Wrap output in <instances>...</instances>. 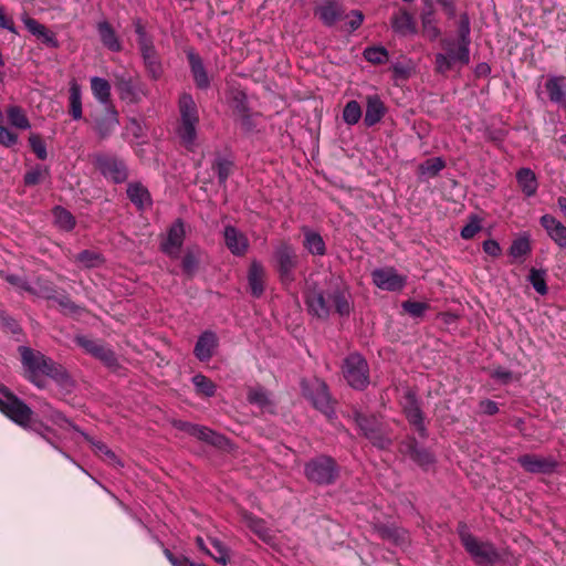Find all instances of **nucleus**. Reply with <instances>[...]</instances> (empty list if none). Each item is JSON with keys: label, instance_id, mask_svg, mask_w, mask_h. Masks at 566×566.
<instances>
[{"label": "nucleus", "instance_id": "obj_1", "mask_svg": "<svg viewBox=\"0 0 566 566\" xmlns=\"http://www.w3.org/2000/svg\"><path fill=\"white\" fill-rule=\"evenodd\" d=\"M19 353L21 355L22 365L29 373V379L38 387H42L39 379L41 375L48 376L59 382H63L67 379L65 368L41 352L33 350L27 346H20Z\"/></svg>", "mask_w": 566, "mask_h": 566}, {"label": "nucleus", "instance_id": "obj_2", "mask_svg": "<svg viewBox=\"0 0 566 566\" xmlns=\"http://www.w3.org/2000/svg\"><path fill=\"white\" fill-rule=\"evenodd\" d=\"M458 534L467 553L478 566H492L494 564H509L511 554L500 552L490 542H483L472 535L464 523L458 526Z\"/></svg>", "mask_w": 566, "mask_h": 566}, {"label": "nucleus", "instance_id": "obj_3", "mask_svg": "<svg viewBox=\"0 0 566 566\" xmlns=\"http://www.w3.org/2000/svg\"><path fill=\"white\" fill-rule=\"evenodd\" d=\"M178 107L180 122L177 127V135L180 138L181 144L189 151H193L196 148L197 127L199 124L197 104L190 94L184 93L179 97Z\"/></svg>", "mask_w": 566, "mask_h": 566}, {"label": "nucleus", "instance_id": "obj_4", "mask_svg": "<svg viewBox=\"0 0 566 566\" xmlns=\"http://www.w3.org/2000/svg\"><path fill=\"white\" fill-rule=\"evenodd\" d=\"M0 411L20 427L38 432L45 441L52 444L55 449L60 450L59 447L54 444L43 431H40V428H43L45 432H50V428L42 424L34 427V423H32V409L23 400L18 398L9 390L4 391V403L2 405Z\"/></svg>", "mask_w": 566, "mask_h": 566}, {"label": "nucleus", "instance_id": "obj_5", "mask_svg": "<svg viewBox=\"0 0 566 566\" xmlns=\"http://www.w3.org/2000/svg\"><path fill=\"white\" fill-rule=\"evenodd\" d=\"M444 53L434 56V71L438 74H447L455 64L467 65L470 62V45L461 41L444 38L441 40Z\"/></svg>", "mask_w": 566, "mask_h": 566}, {"label": "nucleus", "instance_id": "obj_6", "mask_svg": "<svg viewBox=\"0 0 566 566\" xmlns=\"http://www.w3.org/2000/svg\"><path fill=\"white\" fill-rule=\"evenodd\" d=\"M304 473L308 481L328 485L336 481L338 476V465L333 458L319 455L305 464Z\"/></svg>", "mask_w": 566, "mask_h": 566}, {"label": "nucleus", "instance_id": "obj_7", "mask_svg": "<svg viewBox=\"0 0 566 566\" xmlns=\"http://www.w3.org/2000/svg\"><path fill=\"white\" fill-rule=\"evenodd\" d=\"M342 371L347 384L354 389L363 390L369 384L367 360L358 353H352L344 359Z\"/></svg>", "mask_w": 566, "mask_h": 566}, {"label": "nucleus", "instance_id": "obj_8", "mask_svg": "<svg viewBox=\"0 0 566 566\" xmlns=\"http://www.w3.org/2000/svg\"><path fill=\"white\" fill-rule=\"evenodd\" d=\"M276 270L283 284H290L295 280L294 270L297 266V255L294 249L287 244H280L274 251Z\"/></svg>", "mask_w": 566, "mask_h": 566}, {"label": "nucleus", "instance_id": "obj_9", "mask_svg": "<svg viewBox=\"0 0 566 566\" xmlns=\"http://www.w3.org/2000/svg\"><path fill=\"white\" fill-rule=\"evenodd\" d=\"M355 419L364 437L375 447L387 449L391 444V439L382 431L380 422L376 417L358 413Z\"/></svg>", "mask_w": 566, "mask_h": 566}, {"label": "nucleus", "instance_id": "obj_10", "mask_svg": "<svg viewBox=\"0 0 566 566\" xmlns=\"http://www.w3.org/2000/svg\"><path fill=\"white\" fill-rule=\"evenodd\" d=\"M302 390L316 409L326 415L333 410L328 387L323 380L314 378L310 381H302Z\"/></svg>", "mask_w": 566, "mask_h": 566}, {"label": "nucleus", "instance_id": "obj_11", "mask_svg": "<svg viewBox=\"0 0 566 566\" xmlns=\"http://www.w3.org/2000/svg\"><path fill=\"white\" fill-rule=\"evenodd\" d=\"M115 87L120 99L129 104H137L148 96L146 85L139 80H134L132 76H116Z\"/></svg>", "mask_w": 566, "mask_h": 566}, {"label": "nucleus", "instance_id": "obj_12", "mask_svg": "<svg viewBox=\"0 0 566 566\" xmlns=\"http://www.w3.org/2000/svg\"><path fill=\"white\" fill-rule=\"evenodd\" d=\"M374 284L384 291H401L407 284V276L401 275L392 266L375 269L371 272Z\"/></svg>", "mask_w": 566, "mask_h": 566}, {"label": "nucleus", "instance_id": "obj_13", "mask_svg": "<svg viewBox=\"0 0 566 566\" xmlns=\"http://www.w3.org/2000/svg\"><path fill=\"white\" fill-rule=\"evenodd\" d=\"M185 237V224L178 219L169 227L166 238L161 241V251L172 259L179 258Z\"/></svg>", "mask_w": 566, "mask_h": 566}, {"label": "nucleus", "instance_id": "obj_14", "mask_svg": "<svg viewBox=\"0 0 566 566\" xmlns=\"http://www.w3.org/2000/svg\"><path fill=\"white\" fill-rule=\"evenodd\" d=\"M520 465L528 473H553L558 467V462L553 457H538L535 454H524L517 459Z\"/></svg>", "mask_w": 566, "mask_h": 566}, {"label": "nucleus", "instance_id": "obj_15", "mask_svg": "<svg viewBox=\"0 0 566 566\" xmlns=\"http://www.w3.org/2000/svg\"><path fill=\"white\" fill-rule=\"evenodd\" d=\"M539 224L554 244L566 251V226L551 213L543 214Z\"/></svg>", "mask_w": 566, "mask_h": 566}, {"label": "nucleus", "instance_id": "obj_16", "mask_svg": "<svg viewBox=\"0 0 566 566\" xmlns=\"http://www.w3.org/2000/svg\"><path fill=\"white\" fill-rule=\"evenodd\" d=\"M224 244L235 256H243L249 250L247 235L233 226H226L223 230Z\"/></svg>", "mask_w": 566, "mask_h": 566}, {"label": "nucleus", "instance_id": "obj_17", "mask_svg": "<svg viewBox=\"0 0 566 566\" xmlns=\"http://www.w3.org/2000/svg\"><path fill=\"white\" fill-rule=\"evenodd\" d=\"M102 174L115 184L124 182L128 177L127 167L123 160L115 157H103L97 160Z\"/></svg>", "mask_w": 566, "mask_h": 566}, {"label": "nucleus", "instance_id": "obj_18", "mask_svg": "<svg viewBox=\"0 0 566 566\" xmlns=\"http://www.w3.org/2000/svg\"><path fill=\"white\" fill-rule=\"evenodd\" d=\"M219 339L214 332L205 331L200 334L193 348V355L200 361H209L218 348Z\"/></svg>", "mask_w": 566, "mask_h": 566}, {"label": "nucleus", "instance_id": "obj_19", "mask_svg": "<svg viewBox=\"0 0 566 566\" xmlns=\"http://www.w3.org/2000/svg\"><path fill=\"white\" fill-rule=\"evenodd\" d=\"M76 343L88 354L101 359L106 366L112 367L116 365L117 359L114 352L104 345L84 336L76 337Z\"/></svg>", "mask_w": 566, "mask_h": 566}, {"label": "nucleus", "instance_id": "obj_20", "mask_svg": "<svg viewBox=\"0 0 566 566\" xmlns=\"http://www.w3.org/2000/svg\"><path fill=\"white\" fill-rule=\"evenodd\" d=\"M403 412L407 420L412 424L416 430L422 436H426V427L423 423L422 411L419 407L416 395L408 391L405 396V402L402 405Z\"/></svg>", "mask_w": 566, "mask_h": 566}, {"label": "nucleus", "instance_id": "obj_21", "mask_svg": "<svg viewBox=\"0 0 566 566\" xmlns=\"http://www.w3.org/2000/svg\"><path fill=\"white\" fill-rule=\"evenodd\" d=\"M23 24L28 29V31L40 39L46 46L52 49L60 48V42L56 38V34L50 31L46 27L41 24L38 20L24 14L21 18Z\"/></svg>", "mask_w": 566, "mask_h": 566}, {"label": "nucleus", "instance_id": "obj_22", "mask_svg": "<svg viewBox=\"0 0 566 566\" xmlns=\"http://www.w3.org/2000/svg\"><path fill=\"white\" fill-rule=\"evenodd\" d=\"M387 113V107L378 94L367 95L364 124L373 127L381 122Z\"/></svg>", "mask_w": 566, "mask_h": 566}, {"label": "nucleus", "instance_id": "obj_23", "mask_svg": "<svg viewBox=\"0 0 566 566\" xmlns=\"http://www.w3.org/2000/svg\"><path fill=\"white\" fill-rule=\"evenodd\" d=\"M248 284L253 297H261L265 289V270L256 260L252 261L248 271Z\"/></svg>", "mask_w": 566, "mask_h": 566}, {"label": "nucleus", "instance_id": "obj_24", "mask_svg": "<svg viewBox=\"0 0 566 566\" xmlns=\"http://www.w3.org/2000/svg\"><path fill=\"white\" fill-rule=\"evenodd\" d=\"M187 59L196 86L200 90H207L210 86V78L202 59L192 50L187 52Z\"/></svg>", "mask_w": 566, "mask_h": 566}, {"label": "nucleus", "instance_id": "obj_25", "mask_svg": "<svg viewBox=\"0 0 566 566\" xmlns=\"http://www.w3.org/2000/svg\"><path fill=\"white\" fill-rule=\"evenodd\" d=\"M545 91L552 103L566 106V76H549L545 82Z\"/></svg>", "mask_w": 566, "mask_h": 566}, {"label": "nucleus", "instance_id": "obj_26", "mask_svg": "<svg viewBox=\"0 0 566 566\" xmlns=\"http://www.w3.org/2000/svg\"><path fill=\"white\" fill-rule=\"evenodd\" d=\"M391 28L401 36L417 33V24L413 17L405 9H400L391 17Z\"/></svg>", "mask_w": 566, "mask_h": 566}, {"label": "nucleus", "instance_id": "obj_27", "mask_svg": "<svg viewBox=\"0 0 566 566\" xmlns=\"http://www.w3.org/2000/svg\"><path fill=\"white\" fill-rule=\"evenodd\" d=\"M315 14L326 27H333L344 14L340 3L333 0H326L315 10Z\"/></svg>", "mask_w": 566, "mask_h": 566}, {"label": "nucleus", "instance_id": "obj_28", "mask_svg": "<svg viewBox=\"0 0 566 566\" xmlns=\"http://www.w3.org/2000/svg\"><path fill=\"white\" fill-rule=\"evenodd\" d=\"M127 197L130 202L140 211L151 207L153 199L148 189L142 182H129L127 186Z\"/></svg>", "mask_w": 566, "mask_h": 566}, {"label": "nucleus", "instance_id": "obj_29", "mask_svg": "<svg viewBox=\"0 0 566 566\" xmlns=\"http://www.w3.org/2000/svg\"><path fill=\"white\" fill-rule=\"evenodd\" d=\"M118 112L114 105L106 107V114L95 122V130L101 138L109 137L118 127Z\"/></svg>", "mask_w": 566, "mask_h": 566}, {"label": "nucleus", "instance_id": "obj_30", "mask_svg": "<svg viewBox=\"0 0 566 566\" xmlns=\"http://www.w3.org/2000/svg\"><path fill=\"white\" fill-rule=\"evenodd\" d=\"M516 182L526 198L534 197L538 190L536 174L527 167L520 168L515 175Z\"/></svg>", "mask_w": 566, "mask_h": 566}, {"label": "nucleus", "instance_id": "obj_31", "mask_svg": "<svg viewBox=\"0 0 566 566\" xmlns=\"http://www.w3.org/2000/svg\"><path fill=\"white\" fill-rule=\"evenodd\" d=\"M375 531L381 539L390 542L397 546H402L409 541L408 532L405 528L398 527L394 524H378L375 526Z\"/></svg>", "mask_w": 566, "mask_h": 566}, {"label": "nucleus", "instance_id": "obj_32", "mask_svg": "<svg viewBox=\"0 0 566 566\" xmlns=\"http://www.w3.org/2000/svg\"><path fill=\"white\" fill-rule=\"evenodd\" d=\"M331 302L325 297L323 292H312L306 296V305L308 307V312L318 317V318H327L331 313Z\"/></svg>", "mask_w": 566, "mask_h": 566}, {"label": "nucleus", "instance_id": "obj_33", "mask_svg": "<svg viewBox=\"0 0 566 566\" xmlns=\"http://www.w3.org/2000/svg\"><path fill=\"white\" fill-rule=\"evenodd\" d=\"M302 232L304 235L303 245L310 254L315 256H323L326 254L325 241L318 232L310 229L308 227H303Z\"/></svg>", "mask_w": 566, "mask_h": 566}, {"label": "nucleus", "instance_id": "obj_34", "mask_svg": "<svg viewBox=\"0 0 566 566\" xmlns=\"http://www.w3.org/2000/svg\"><path fill=\"white\" fill-rule=\"evenodd\" d=\"M328 300L340 316H348L353 310L350 293L347 290L337 289L328 294Z\"/></svg>", "mask_w": 566, "mask_h": 566}, {"label": "nucleus", "instance_id": "obj_35", "mask_svg": "<svg viewBox=\"0 0 566 566\" xmlns=\"http://www.w3.org/2000/svg\"><path fill=\"white\" fill-rule=\"evenodd\" d=\"M41 412L48 421L52 422L54 426L59 427L60 429L72 428L82 434L83 431L77 426L72 423L62 412L52 408L51 405H49V403L43 405Z\"/></svg>", "mask_w": 566, "mask_h": 566}, {"label": "nucleus", "instance_id": "obj_36", "mask_svg": "<svg viewBox=\"0 0 566 566\" xmlns=\"http://www.w3.org/2000/svg\"><path fill=\"white\" fill-rule=\"evenodd\" d=\"M97 32L99 34L102 43L108 50L113 52H119L122 50V44L114 29L107 21H101L97 23Z\"/></svg>", "mask_w": 566, "mask_h": 566}, {"label": "nucleus", "instance_id": "obj_37", "mask_svg": "<svg viewBox=\"0 0 566 566\" xmlns=\"http://www.w3.org/2000/svg\"><path fill=\"white\" fill-rule=\"evenodd\" d=\"M91 90L94 97L105 107L113 105L111 103V84L107 80L98 76L91 78Z\"/></svg>", "mask_w": 566, "mask_h": 566}, {"label": "nucleus", "instance_id": "obj_38", "mask_svg": "<svg viewBox=\"0 0 566 566\" xmlns=\"http://www.w3.org/2000/svg\"><path fill=\"white\" fill-rule=\"evenodd\" d=\"M532 252V244L528 235H522L513 240L509 249L512 262L524 261Z\"/></svg>", "mask_w": 566, "mask_h": 566}, {"label": "nucleus", "instance_id": "obj_39", "mask_svg": "<svg viewBox=\"0 0 566 566\" xmlns=\"http://www.w3.org/2000/svg\"><path fill=\"white\" fill-rule=\"evenodd\" d=\"M8 122L11 126L19 129H29L30 120L21 106L10 105L6 109Z\"/></svg>", "mask_w": 566, "mask_h": 566}, {"label": "nucleus", "instance_id": "obj_40", "mask_svg": "<svg viewBox=\"0 0 566 566\" xmlns=\"http://www.w3.org/2000/svg\"><path fill=\"white\" fill-rule=\"evenodd\" d=\"M70 115L74 120H78L82 118L83 111H82V93H81V86L75 82L72 81L70 85Z\"/></svg>", "mask_w": 566, "mask_h": 566}, {"label": "nucleus", "instance_id": "obj_41", "mask_svg": "<svg viewBox=\"0 0 566 566\" xmlns=\"http://www.w3.org/2000/svg\"><path fill=\"white\" fill-rule=\"evenodd\" d=\"M192 437L198 438L201 441L208 442L216 447H223V444L227 442V439L219 434L208 427L196 424V428L193 429Z\"/></svg>", "mask_w": 566, "mask_h": 566}, {"label": "nucleus", "instance_id": "obj_42", "mask_svg": "<svg viewBox=\"0 0 566 566\" xmlns=\"http://www.w3.org/2000/svg\"><path fill=\"white\" fill-rule=\"evenodd\" d=\"M192 384L196 388V392L198 395H202L205 397H212L216 394L217 386L216 384L202 374H197L192 377Z\"/></svg>", "mask_w": 566, "mask_h": 566}, {"label": "nucleus", "instance_id": "obj_43", "mask_svg": "<svg viewBox=\"0 0 566 566\" xmlns=\"http://www.w3.org/2000/svg\"><path fill=\"white\" fill-rule=\"evenodd\" d=\"M53 217L56 226L65 231H71L75 227V219L73 214L63 207H55L53 209Z\"/></svg>", "mask_w": 566, "mask_h": 566}, {"label": "nucleus", "instance_id": "obj_44", "mask_svg": "<svg viewBox=\"0 0 566 566\" xmlns=\"http://www.w3.org/2000/svg\"><path fill=\"white\" fill-rule=\"evenodd\" d=\"M421 23H422V33L428 40L434 41L440 36V34H441L440 29L438 28L434 17H433V13L431 11L424 12L421 15Z\"/></svg>", "mask_w": 566, "mask_h": 566}, {"label": "nucleus", "instance_id": "obj_45", "mask_svg": "<svg viewBox=\"0 0 566 566\" xmlns=\"http://www.w3.org/2000/svg\"><path fill=\"white\" fill-rule=\"evenodd\" d=\"M363 112L359 103L355 99H352L346 103L343 109V120L349 125H356L361 118Z\"/></svg>", "mask_w": 566, "mask_h": 566}, {"label": "nucleus", "instance_id": "obj_46", "mask_svg": "<svg viewBox=\"0 0 566 566\" xmlns=\"http://www.w3.org/2000/svg\"><path fill=\"white\" fill-rule=\"evenodd\" d=\"M209 543L213 548V552L210 551L209 556L212 557L217 563L227 565L230 562L228 547L218 538H209Z\"/></svg>", "mask_w": 566, "mask_h": 566}, {"label": "nucleus", "instance_id": "obj_47", "mask_svg": "<svg viewBox=\"0 0 566 566\" xmlns=\"http://www.w3.org/2000/svg\"><path fill=\"white\" fill-rule=\"evenodd\" d=\"M82 436L86 441H88L94 448L95 453L104 455L107 461L114 464H120L116 454L102 441L94 440L87 433L82 432Z\"/></svg>", "mask_w": 566, "mask_h": 566}, {"label": "nucleus", "instance_id": "obj_48", "mask_svg": "<svg viewBox=\"0 0 566 566\" xmlns=\"http://www.w3.org/2000/svg\"><path fill=\"white\" fill-rule=\"evenodd\" d=\"M75 261L85 268H95L102 264L104 259L102 254L96 251L83 250L76 255Z\"/></svg>", "mask_w": 566, "mask_h": 566}, {"label": "nucleus", "instance_id": "obj_49", "mask_svg": "<svg viewBox=\"0 0 566 566\" xmlns=\"http://www.w3.org/2000/svg\"><path fill=\"white\" fill-rule=\"evenodd\" d=\"M364 57L375 65H380L388 61V51L384 46H370L365 49Z\"/></svg>", "mask_w": 566, "mask_h": 566}, {"label": "nucleus", "instance_id": "obj_50", "mask_svg": "<svg viewBox=\"0 0 566 566\" xmlns=\"http://www.w3.org/2000/svg\"><path fill=\"white\" fill-rule=\"evenodd\" d=\"M545 275L546 273L544 270L537 269H532L528 275L530 283L532 284L534 290L541 295L547 294L548 291Z\"/></svg>", "mask_w": 566, "mask_h": 566}, {"label": "nucleus", "instance_id": "obj_51", "mask_svg": "<svg viewBox=\"0 0 566 566\" xmlns=\"http://www.w3.org/2000/svg\"><path fill=\"white\" fill-rule=\"evenodd\" d=\"M233 163L227 158H218L212 168L216 170L219 184L224 186L231 171Z\"/></svg>", "mask_w": 566, "mask_h": 566}, {"label": "nucleus", "instance_id": "obj_52", "mask_svg": "<svg viewBox=\"0 0 566 566\" xmlns=\"http://www.w3.org/2000/svg\"><path fill=\"white\" fill-rule=\"evenodd\" d=\"M481 219L476 214H471L469 222L461 229L460 235L464 240H470L481 231Z\"/></svg>", "mask_w": 566, "mask_h": 566}, {"label": "nucleus", "instance_id": "obj_53", "mask_svg": "<svg viewBox=\"0 0 566 566\" xmlns=\"http://www.w3.org/2000/svg\"><path fill=\"white\" fill-rule=\"evenodd\" d=\"M244 521L248 525V527L255 533L260 538L265 539L268 535V528L265 526V522L256 516H253L252 514H245Z\"/></svg>", "mask_w": 566, "mask_h": 566}, {"label": "nucleus", "instance_id": "obj_54", "mask_svg": "<svg viewBox=\"0 0 566 566\" xmlns=\"http://www.w3.org/2000/svg\"><path fill=\"white\" fill-rule=\"evenodd\" d=\"M48 175L49 169L42 168L41 166L38 165L25 172L23 178L24 185L35 186Z\"/></svg>", "mask_w": 566, "mask_h": 566}, {"label": "nucleus", "instance_id": "obj_55", "mask_svg": "<svg viewBox=\"0 0 566 566\" xmlns=\"http://www.w3.org/2000/svg\"><path fill=\"white\" fill-rule=\"evenodd\" d=\"M405 312H407L412 317H421L426 313V311L429 308V304L424 302H417V301H405L401 304Z\"/></svg>", "mask_w": 566, "mask_h": 566}, {"label": "nucleus", "instance_id": "obj_56", "mask_svg": "<svg viewBox=\"0 0 566 566\" xmlns=\"http://www.w3.org/2000/svg\"><path fill=\"white\" fill-rule=\"evenodd\" d=\"M446 167V163L441 157H434L427 159L421 165V171L422 174H427L429 176H436L438 175L443 168Z\"/></svg>", "mask_w": 566, "mask_h": 566}, {"label": "nucleus", "instance_id": "obj_57", "mask_svg": "<svg viewBox=\"0 0 566 566\" xmlns=\"http://www.w3.org/2000/svg\"><path fill=\"white\" fill-rule=\"evenodd\" d=\"M29 144H30L32 151L35 154V156L39 159H41V160L46 159V157H48L46 145L39 135L31 134L29 136Z\"/></svg>", "mask_w": 566, "mask_h": 566}, {"label": "nucleus", "instance_id": "obj_58", "mask_svg": "<svg viewBox=\"0 0 566 566\" xmlns=\"http://www.w3.org/2000/svg\"><path fill=\"white\" fill-rule=\"evenodd\" d=\"M410 457L421 467L429 465L433 462V457L428 450L419 449L415 446L410 448Z\"/></svg>", "mask_w": 566, "mask_h": 566}, {"label": "nucleus", "instance_id": "obj_59", "mask_svg": "<svg viewBox=\"0 0 566 566\" xmlns=\"http://www.w3.org/2000/svg\"><path fill=\"white\" fill-rule=\"evenodd\" d=\"M248 400L251 403H255L261 407H264L270 402L268 394L263 388H251L248 392Z\"/></svg>", "mask_w": 566, "mask_h": 566}, {"label": "nucleus", "instance_id": "obj_60", "mask_svg": "<svg viewBox=\"0 0 566 566\" xmlns=\"http://www.w3.org/2000/svg\"><path fill=\"white\" fill-rule=\"evenodd\" d=\"M144 63L151 78L158 80L163 75V67L158 55L145 59Z\"/></svg>", "mask_w": 566, "mask_h": 566}, {"label": "nucleus", "instance_id": "obj_61", "mask_svg": "<svg viewBox=\"0 0 566 566\" xmlns=\"http://www.w3.org/2000/svg\"><path fill=\"white\" fill-rule=\"evenodd\" d=\"M470 20L467 13L461 14L460 21H459V39L458 41H461L463 43H467L470 45Z\"/></svg>", "mask_w": 566, "mask_h": 566}, {"label": "nucleus", "instance_id": "obj_62", "mask_svg": "<svg viewBox=\"0 0 566 566\" xmlns=\"http://www.w3.org/2000/svg\"><path fill=\"white\" fill-rule=\"evenodd\" d=\"M18 143V135L8 127L0 125V145L10 148Z\"/></svg>", "mask_w": 566, "mask_h": 566}, {"label": "nucleus", "instance_id": "obj_63", "mask_svg": "<svg viewBox=\"0 0 566 566\" xmlns=\"http://www.w3.org/2000/svg\"><path fill=\"white\" fill-rule=\"evenodd\" d=\"M394 77L400 80H407L412 73V66L409 63L396 62L391 66Z\"/></svg>", "mask_w": 566, "mask_h": 566}, {"label": "nucleus", "instance_id": "obj_64", "mask_svg": "<svg viewBox=\"0 0 566 566\" xmlns=\"http://www.w3.org/2000/svg\"><path fill=\"white\" fill-rule=\"evenodd\" d=\"M125 134L138 140L144 137V127L137 119L132 118L125 127Z\"/></svg>", "mask_w": 566, "mask_h": 566}]
</instances>
